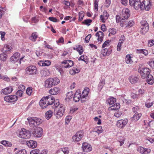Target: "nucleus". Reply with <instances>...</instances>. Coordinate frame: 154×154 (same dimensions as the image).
<instances>
[{
  "label": "nucleus",
  "mask_w": 154,
  "mask_h": 154,
  "mask_svg": "<svg viewBox=\"0 0 154 154\" xmlns=\"http://www.w3.org/2000/svg\"><path fill=\"white\" fill-rule=\"evenodd\" d=\"M60 150L63 152L64 154H68L69 152V149L68 147L61 148Z\"/></svg>",
  "instance_id": "37998d69"
},
{
  "label": "nucleus",
  "mask_w": 154,
  "mask_h": 154,
  "mask_svg": "<svg viewBox=\"0 0 154 154\" xmlns=\"http://www.w3.org/2000/svg\"><path fill=\"white\" fill-rule=\"evenodd\" d=\"M18 89L19 90H23L24 91L25 89V87L24 85L21 84L19 86Z\"/></svg>",
  "instance_id": "0e129e2a"
},
{
  "label": "nucleus",
  "mask_w": 154,
  "mask_h": 154,
  "mask_svg": "<svg viewBox=\"0 0 154 154\" xmlns=\"http://www.w3.org/2000/svg\"><path fill=\"white\" fill-rule=\"evenodd\" d=\"M141 3L140 0H137L133 4L134 5L132 6L136 10H138L141 7Z\"/></svg>",
  "instance_id": "393cba45"
},
{
  "label": "nucleus",
  "mask_w": 154,
  "mask_h": 154,
  "mask_svg": "<svg viewBox=\"0 0 154 154\" xmlns=\"http://www.w3.org/2000/svg\"><path fill=\"white\" fill-rule=\"evenodd\" d=\"M0 33L1 35V38L2 40L4 41L5 40V33L4 32L1 31Z\"/></svg>",
  "instance_id": "69168bd1"
},
{
  "label": "nucleus",
  "mask_w": 154,
  "mask_h": 154,
  "mask_svg": "<svg viewBox=\"0 0 154 154\" xmlns=\"http://www.w3.org/2000/svg\"><path fill=\"white\" fill-rule=\"evenodd\" d=\"M115 99L113 97L110 98L107 100V103H109L110 105H112L116 101Z\"/></svg>",
  "instance_id": "79ce46f5"
},
{
  "label": "nucleus",
  "mask_w": 154,
  "mask_h": 154,
  "mask_svg": "<svg viewBox=\"0 0 154 154\" xmlns=\"http://www.w3.org/2000/svg\"><path fill=\"white\" fill-rule=\"evenodd\" d=\"M6 54H2L0 55V59L3 61H5L6 60Z\"/></svg>",
  "instance_id": "6e6d98bb"
},
{
  "label": "nucleus",
  "mask_w": 154,
  "mask_h": 154,
  "mask_svg": "<svg viewBox=\"0 0 154 154\" xmlns=\"http://www.w3.org/2000/svg\"><path fill=\"white\" fill-rule=\"evenodd\" d=\"M53 115V112L51 110H49L45 113V118L47 120L50 119Z\"/></svg>",
  "instance_id": "2f4dec72"
},
{
  "label": "nucleus",
  "mask_w": 154,
  "mask_h": 154,
  "mask_svg": "<svg viewBox=\"0 0 154 154\" xmlns=\"http://www.w3.org/2000/svg\"><path fill=\"white\" fill-rule=\"evenodd\" d=\"M91 37V34H88L86 37L85 38V41L86 43H87L89 42L90 39Z\"/></svg>",
  "instance_id": "bf43d9fd"
},
{
  "label": "nucleus",
  "mask_w": 154,
  "mask_h": 154,
  "mask_svg": "<svg viewBox=\"0 0 154 154\" xmlns=\"http://www.w3.org/2000/svg\"><path fill=\"white\" fill-rule=\"evenodd\" d=\"M83 136V132L81 131H78L72 136V141L73 142H79L81 140Z\"/></svg>",
  "instance_id": "6e6552de"
},
{
  "label": "nucleus",
  "mask_w": 154,
  "mask_h": 154,
  "mask_svg": "<svg viewBox=\"0 0 154 154\" xmlns=\"http://www.w3.org/2000/svg\"><path fill=\"white\" fill-rule=\"evenodd\" d=\"M134 24V23L133 20H130L128 22V24H127V26H126L131 27Z\"/></svg>",
  "instance_id": "774afa93"
},
{
  "label": "nucleus",
  "mask_w": 154,
  "mask_h": 154,
  "mask_svg": "<svg viewBox=\"0 0 154 154\" xmlns=\"http://www.w3.org/2000/svg\"><path fill=\"white\" fill-rule=\"evenodd\" d=\"M146 1H143L142 2H141V7L140 9L141 10H144L145 9V8L146 7Z\"/></svg>",
  "instance_id": "4d7b16f0"
},
{
  "label": "nucleus",
  "mask_w": 154,
  "mask_h": 154,
  "mask_svg": "<svg viewBox=\"0 0 154 154\" xmlns=\"http://www.w3.org/2000/svg\"><path fill=\"white\" fill-rule=\"evenodd\" d=\"M26 73L29 75H34L38 73L37 68L34 65H30L26 69Z\"/></svg>",
  "instance_id": "20e7f679"
},
{
  "label": "nucleus",
  "mask_w": 154,
  "mask_h": 154,
  "mask_svg": "<svg viewBox=\"0 0 154 154\" xmlns=\"http://www.w3.org/2000/svg\"><path fill=\"white\" fill-rule=\"evenodd\" d=\"M116 104H115L111 106L108 108L109 110L110 111H115L116 110Z\"/></svg>",
  "instance_id": "338daca9"
},
{
  "label": "nucleus",
  "mask_w": 154,
  "mask_h": 154,
  "mask_svg": "<svg viewBox=\"0 0 154 154\" xmlns=\"http://www.w3.org/2000/svg\"><path fill=\"white\" fill-rule=\"evenodd\" d=\"M140 23L141 25V27H145L146 26H149L147 22L145 20L141 21Z\"/></svg>",
  "instance_id": "13d9d810"
},
{
  "label": "nucleus",
  "mask_w": 154,
  "mask_h": 154,
  "mask_svg": "<svg viewBox=\"0 0 154 154\" xmlns=\"http://www.w3.org/2000/svg\"><path fill=\"white\" fill-rule=\"evenodd\" d=\"M116 22L118 25L122 27L126 25V22L123 18L120 17L119 15H116Z\"/></svg>",
  "instance_id": "9d476101"
},
{
  "label": "nucleus",
  "mask_w": 154,
  "mask_h": 154,
  "mask_svg": "<svg viewBox=\"0 0 154 154\" xmlns=\"http://www.w3.org/2000/svg\"><path fill=\"white\" fill-rule=\"evenodd\" d=\"M129 82L132 84H134L139 81V79L138 76L135 75H131L128 77Z\"/></svg>",
  "instance_id": "4468645a"
},
{
  "label": "nucleus",
  "mask_w": 154,
  "mask_h": 154,
  "mask_svg": "<svg viewBox=\"0 0 154 154\" xmlns=\"http://www.w3.org/2000/svg\"><path fill=\"white\" fill-rule=\"evenodd\" d=\"M105 84V81L104 79H102L98 85V89L101 90L103 88V86Z\"/></svg>",
  "instance_id": "4c0bfd02"
},
{
  "label": "nucleus",
  "mask_w": 154,
  "mask_h": 154,
  "mask_svg": "<svg viewBox=\"0 0 154 154\" xmlns=\"http://www.w3.org/2000/svg\"><path fill=\"white\" fill-rule=\"evenodd\" d=\"M96 132L98 133H101L103 131V130L102 129V127L100 126L96 128Z\"/></svg>",
  "instance_id": "5fc2aeb1"
},
{
  "label": "nucleus",
  "mask_w": 154,
  "mask_h": 154,
  "mask_svg": "<svg viewBox=\"0 0 154 154\" xmlns=\"http://www.w3.org/2000/svg\"><path fill=\"white\" fill-rule=\"evenodd\" d=\"M125 38L124 35H121L119 41V43L122 44L123 43V41L125 40Z\"/></svg>",
  "instance_id": "680f3d73"
},
{
  "label": "nucleus",
  "mask_w": 154,
  "mask_h": 154,
  "mask_svg": "<svg viewBox=\"0 0 154 154\" xmlns=\"http://www.w3.org/2000/svg\"><path fill=\"white\" fill-rule=\"evenodd\" d=\"M79 20L81 21L84 16V13L83 11H81L79 13Z\"/></svg>",
  "instance_id": "de8ad7c7"
},
{
  "label": "nucleus",
  "mask_w": 154,
  "mask_h": 154,
  "mask_svg": "<svg viewBox=\"0 0 154 154\" xmlns=\"http://www.w3.org/2000/svg\"><path fill=\"white\" fill-rule=\"evenodd\" d=\"M51 79L53 85H57L60 82V80L57 78H51Z\"/></svg>",
  "instance_id": "58836bf2"
},
{
  "label": "nucleus",
  "mask_w": 154,
  "mask_h": 154,
  "mask_svg": "<svg viewBox=\"0 0 154 154\" xmlns=\"http://www.w3.org/2000/svg\"><path fill=\"white\" fill-rule=\"evenodd\" d=\"M26 144L29 147L34 148L37 146V143L36 141L32 140L27 141L26 142Z\"/></svg>",
  "instance_id": "412c9836"
},
{
  "label": "nucleus",
  "mask_w": 154,
  "mask_h": 154,
  "mask_svg": "<svg viewBox=\"0 0 154 154\" xmlns=\"http://www.w3.org/2000/svg\"><path fill=\"white\" fill-rule=\"evenodd\" d=\"M128 120L127 119H121L117 121V126L120 128H122L127 124Z\"/></svg>",
  "instance_id": "f8f14e48"
},
{
  "label": "nucleus",
  "mask_w": 154,
  "mask_h": 154,
  "mask_svg": "<svg viewBox=\"0 0 154 154\" xmlns=\"http://www.w3.org/2000/svg\"><path fill=\"white\" fill-rule=\"evenodd\" d=\"M137 151L142 154H147L151 152L150 149L145 148L143 147L140 146L137 149Z\"/></svg>",
  "instance_id": "2eb2a0df"
},
{
  "label": "nucleus",
  "mask_w": 154,
  "mask_h": 154,
  "mask_svg": "<svg viewBox=\"0 0 154 154\" xmlns=\"http://www.w3.org/2000/svg\"><path fill=\"white\" fill-rule=\"evenodd\" d=\"M12 48L11 45H5L3 48V51L5 52L8 51H10Z\"/></svg>",
  "instance_id": "e433bc0d"
},
{
  "label": "nucleus",
  "mask_w": 154,
  "mask_h": 154,
  "mask_svg": "<svg viewBox=\"0 0 154 154\" xmlns=\"http://www.w3.org/2000/svg\"><path fill=\"white\" fill-rule=\"evenodd\" d=\"M58 102L57 103H54L55 106L57 108L55 110L54 114L56 119H60L63 116L64 114L65 110V106L63 104H59L58 100H57L55 102Z\"/></svg>",
  "instance_id": "f257e3e1"
},
{
  "label": "nucleus",
  "mask_w": 154,
  "mask_h": 154,
  "mask_svg": "<svg viewBox=\"0 0 154 154\" xmlns=\"http://www.w3.org/2000/svg\"><path fill=\"white\" fill-rule=\"evenodd\" d=\"M13 90L12 86H9L2 90L1 93L5 95L11 93Z\"/></svg>",
  "instance_id": "dca6fc26"
},
{
  "label": "nucleus",
  "mask_w": 154,
  "mask_h": 154,
  "mask_svg": "<svg viewBox=\"0 0 154 154\" xmlns=\"http://www.w3.org/2000/svg\"><path fill=\"white\" fill-rule=\"evenodd\" d=\"M138 72L140 73L142 78L144 79L149 75L150 70L148 68H139Z\"/></svg>",
  "instance_id": "423d86ee"
},
{
  "label": "nucleus",
  "mask_w": 154,
  "mask_h": 154,
  "mask_svg": "<svg viewBox=\"0 0 154 154\" xmlns=\"http://www.w3.org/2000/svg\"><path fill=\"white\" fill-rule=\"evenodd\" d=\"M141 113H138V112H136L134 115L133 117H132L131 120L133 121L136 122L138 120L141 116Z\"/></svg>",
  "instance_id": "b1692460"
},
{
  "label": "nucleus",
  "mask_w": 154,
  "mask_h": 154,
  "mask_svg": "<svg viewBox=\"0 0 154 154\" xmlns=\"http://www.w3.org/2000/svg\"><path fill=\"white\" fill-rule=\"evenodd\" d=\"M130 16L129 10L126 8H123L122 11V17H123L125 19H126L128 18Z\"/></svg>",
  "instance_id": "a211bd4d"
},
{
  "label": "nucleus",
  "mask_w": 154,
  "mask_h": 154,
  "mask_svg": "<svg viewBox=\"0 0 154 154\" xmlns=\"http://www.w3.org/2000/svg\"><path fill=\"white\" fill-rule=\"evenodd\" d=\"M41 73L43 76H44L49 75L50 74V72L49 70L47 69H45L43 70H42Z\"/></svg>",
  "instance_id": "72a5a7b5"
},
{
  "label": "nucleus",
  "mask_w": 154,
  "mask_h": 154,
  "mask_svg": "<svg viewBox=\"0 0 154 154\" xmlns=\"http://www.w3.org/2000/svg\"><path fill=\"white\" fill-rule=\"evenodd\" d=\"M95 35L98 37L97 40L98 42H101L103 41L104 35L102 32L98 31L96 33Z\"/></svg>",
  "instance_id": "4be33fe9"
},
{
  "label": "nucleus",
  "mask_w": 154,
  "mask_h": 154,
  "mask_svg": "<svg viewBox=\"0 0 154 154\" xmlns=\"http://www.w3.org/2000/svg\"><path fill=\"white\" fill-rule=\"evenodd\" d=\"M53 86L51 78H49L45 82V87L47 88H50Z\"/></svg>",
  "instance_id": "5701e85b"
},
{
  "label": "nucleus",
  "mask_w": 154,
  "mask_h": 154,
  "mask_svg": "<svg viewBox=\"0 0 154 154\" xmlns=\"http://www.w3.org/2000/svg\"><path fill=\"white\" fill-rule=\"evenodd\" d=\"M92 20L91 19H87L84 20L83 22V23L88 25V26L90 25L91 23L92 22Z\"/></svg>",
  "instance_id": "3c124183"
},
{
  "label": "nucleus",
  "mask_w": 154,
  "mask_h": 154,
  "mask_svg": "<svg viewBox=\"0 0 154 154\" xmlns=\"http://www.w3.org/2000/svg\"><path fill=\"white\" fill-rule=\"evenodd\" d=\"M40 153V150L38 149H35L32 150L30 154H39Z\"/></svg>",
  "instance_id": "864d4df0"
},
{
  "label": "nucleus",
  "mask_w": 154,
  "mask_h": 154,
  "mask_svg": "<svg viewBox=\"0 0 154 154\" xmlns=\"http://www.w3.org/2000/svg\"><path fill=\"white\" fill-rule=\"evenodd\" d=\"M148 46L149 47H151L154 45V40H150L149 41L148 43Z\"/></svg>",
  "instance_id": "e2e57ef3"
},
{
  "label": "nucleus",
  "mask_w": 154,
  "mask_h": 154,
  "mask_svg": "<svg viewBox=\"0 0 154 154\" xmlns=\"http://www.w3.org/2000/svg\"><path fill=\"white\" fill-rule=\"evenodd\" d=\"M54 101V98L51 95L43 97L40 101L39 105L42 109H44L48 106L55 103Z\"/></svg>",
  "instance_id": "f03ea898"
},
{
  "label": "nucleus",
  "mask_w": 154,
  "mask_h": 154,
  "mask_svg": "<svg viewBox=\"0 0 154 154\" xmlns=\"http://www.w3.org/2000/svg\"><path fill=\"white\" fill-rule=\"evenodd\" d=\"M89 91V88H86L83 91L81 98V101L82 102H83L85 101V97L88 95Z\"/></svg>",
  "instance_id": "f3484780"
},
{
  "label": "nucleus",
  "mask_w": 154,
  "mask_h": 154,
  "mask_svg": "<svg viewBox=\"0 0 154 154\" xmlns=\"http://www.w3.org/2000/svg\"><path fill=\"white\" fill-rule=\"evenodd\" d=\"M74 93L73 92H69L67 94L66 100L67 101H69L73 97Z\"/></svg>",
  "instance_id": "c85d7f7f"
},
{
  "label": "nucleus",
  "mask_w": 154,
  "mask_h": 154,
  "mask_svg": "<svg viewBox=\"0 0 154 154\" xmlns=\"http://www.w3.org/2000/svg\"><path fill=\"white\" fill-rule=\"evenodd\" d=\"M118 143H120V144L119 145H120V146L123 145L124 143V140L123 137H120V138L119 139L118 141Z\"/></svg>",
  "instance_id": "49530a36"
},
{
  "label": "nucleus",
  "mask_w": 154,
  "mask_h": 154,
  "mask_svg": "<svg viewBox=\"0 0 154 154\" xmlns=\"http://www.w3.org/2000/svg\"><path fill=\"white\" fill-rule=\"evenodd\" d=\"M82 149L83 151L86 152H89L92 150L91 146L87 143H83Z\"/></svg>",
  "instance_id": "ddd939ff"
},
{
  "label": "nucleus",
  "mask_w": 154,
  "mask_h": 154,
  "mask_svg": "<svg viewBox=\"0 0 154 154\" xmlns=\"http://www.w3.org/2000/svg\"><path fill=\"white\" fill-rule=\"evenodd\" d=\"M133 57H131L130 54H127L125 57V62L127 64H131L133 61L131 59V58Z\"/></svg>",
  "instance_id": "473e14b6"
},
{
  "label": "nucleus",
  "mask_w": 154,
  "mask_h": 154,
  "mask_svg": "<svg viewBox=\"0 0 154 154\" xmlns=\"http://www.w3.org/2000/svg\"><path fill=\"white\" fill-rule=\"evenodd\" d=\"M23 90H19L16 93V96H17V98L18 97H21L23 96Z\"/></svg>",
  "instance_id": "c03bdc74"
},
{
  "label": "nucleus",
  "mask_w": 154,
  "mask_h": 154,
  "mask_svg": "<svg viewBox=\"0 0 154 154\" xmlns=\"http://www.w3.org/2000/svg\"><path fill=\"white\" fill-rule=\"evenodd\" d=\"M120 107V105L119 103H116V117H119L122 114V112L121 111H119V110L117 111Z\"/></svg>",
  "instance_id": "a878e982"
},
{
  "label": "nucleus",
  "mask_w": 154,
  "mask_h": 154,
  "mask_svg": "<svg viewBox=\"0 0 154 154\" xmlns=\"http://www.w3.org/2000/svg\"><path fill=\"white\" fill-rule=\"evenodd\" d=\"M44 66H48L51 64V62L49 60H45L44 61Z\"/></svg>",
  "instance_id": "052dcab7"
},
{
  "label": "nucleus",
  "mask_w": 154,
  "mask_h": 154,
  "mask_svg": "<svg viewBox=\"0 0 154 154\" xmlns=\"http://www.w3.org/2000/svg\"><path fill=\"white\" fill-rule=\"evenodd\" d=\"M38 37V35L36 32H33L31 35L29 37V39L33 42H35Z\"/></svg>",
  "instance_id": "cd10ccee"
},
{
  "label": "nucleus",
  "mask_w": 154,
  "mask_h": 154,
  "mask_svg": "<svg viewBox=\"0 0 154 154\" xmlns=\"http://www.w3.org/2000/svg\"><path fill=\"white\" fill-rule=\"evenodd\" d=\"M140 110V108L138 106L133 107L132 109L133 112L135 113L138 112H139Z\"/></svg>",
  "instance_id": "603ef678"
},
{
  "label": "nucleus",
  "mask_w": 154,
  "mask_h": 154,
  "mask_svg": "<svg viewBox=\"0 0 154 154\" xmlns=\"http://www.w3.org/2000/svg\"><path fill=\"white\" fill-rule=\"evenodd\" d=\"M81 92L79 90L75 92L73 97V100L75 102H78L80 100H81Z\"/></svg>",
  "instance_id": "6ab92c4d"
},
{
  "label": "nucleus",
  "mask_w": 154,
  "mask_h": 154,
  "mask_svg": "<svg viewBox=\"0 0 154 154\" xmlns=\"http://www.w3.org/2000/svg\"><path fill=\"white\" fill-rule=\"evenodd\" d=\"M31 130H32V132L33 137H42L43 130L41 128L38 127Z\"/></svg>",
  "instance_id": "39448f33"
},
{
  "label": "nucleus",
  "mask_w": 154,
  "mask_h": 154,
  "mask_svg": "<svg viewBox=\"0 0 154 154\" xmlns=\"http://www.w3.org/2000/svg\"><path fill=\"white\" fill-rule=\"evenodd\" d=\"M20 54L18 52H16L10 58V61L12 63H15L16 61L19 60V58Z\"/></svg>",
  "instance_id": "aec40b11"
},
{
  "label": "nucleus",
  "mask_w": 154,
  "mask_h": 154,
  "mask_svg": "<svg viewBox=\"0 0 154 154\" xmlns=\"http://www.w3.org/2000/svg\"><path fill=\"white\" fill-rule=\"evenodd\" d=\"M109 31V36H110L111 35H114L116 34V29H110Z\"/></svg>",
  "instance_id": "09e8293b"
},
{
  "label": "nucleus",
  "mask_w": 154,
  "mask_h": 154,
  "mask_svg": "<svg viewBox=\"0 0 154 154\" xmlns=\"http://www.w3.org/2000/svg\"><path fill=\"white\" fill-rule=\"evenodd\" d=\"M18 98L17 96L15 95L6 96L4 97L5 101L8 102H12L16 101Z\"/></svg>",
  "instance_id": "9b49d317"
},
{
  "label": "nucleus",
  "mask_w": 154,
  "mask_h": 154,
  "mask_svg": "<svg viewBox=\"0 0 154 154\" xmlns=\"http://www.w3.org/2000/svg\"><path fill=\"white\" fill-rule=\"evenodd\" d=\"M110 42V41L109 40H107L105 41V42L103 43L102 46V48H103L105 47L108 46L109 45V43Z\"/></svg>",
  "instance_id": "8fccbe9b"
},
{
  "label": "nucleus",
  "mask_w": 154,
  "mask_h": 154,
  "mask_svg": "<svg viewBox=\"0 0 154 154\" xmlns=\"http://www.w3.org/2000/svg\"><path fill=\"white\" fill-rule=\"evenodd\" d=\"M59 91V88L56 87L51 89L49 91V92L51 95H55L58 94Z\"/></svg>",
  "instance_id": "7c9ffc66"
},
{
  "label": "nucleus",
  "mask_w": 154,
  "mask_h": 154,
  "mask_svg": "<svg viewBox=\"0 0 154 154\" xmlns=\"http://www.w3.org/2000/svg\"><path fill=\"white\" fill-rule=\"evenodd\" d=\"M18 136L21 138L27 139L30 138V134L26 129L22 128L20 131Z\"/></svg>",
  "instance_id": "0eeeda50"
},
{
  "label": "nucleus",
  "mask_w": 154,
  "mask_h": 154,
  "mask_svg": "<svg viewBox=\"0 0 154 154\" xmlns=\"http://www.w3.org/2000/svg\"><path fill=\"white\" fill-rule=\"evenodd\" d=\"M146 78L147 79V82L148 84L152 85L153 84L154 82L153 78L152 75L149 74Z\"/></svg>",
  "instance_id": "c756f323"
},
{
  "label": "nucleus",
  "mask_w": 154,
  "mask_h": 154,
  "mask_svg": "<svg viewBox=\"0 0 154 154\" xmlns=\"http://www.w3.org/2000/svg\"><path fill=\"white\" fill-rule=\"evenodd\" d=\"M149 26L145 27H141L140 30L141 33L143 34H145L148 30Z\"/></svg>",
  "instance_id": "f704fd0d"
},
{
  "label": "nucleus",
  "mask_w": 154,
  "mask_h": 154,
  "mask_svg": "<svg viewBox=\"0 0 154 154\" xmlns=\"http://www.w3.org/2000/svg\"><path fill=\"white\" fill-rule=\"evenodd\" d=\"M27 120L29 126L32 128L31 129L38 127V126L42 122L41 119L36 117H29Z\"/></svg>",
  "instance_id": "7ed1b4c3"
},
{
  "label": "nucleus",
  "mask_w": 154,
  "mask_h": 154,
  "mask_svg": "<svg viewBox=\"0 0 154 154\" xmlns=\"http://www.w3.org/2000/svg\"><path fill=\"white\" fill-rule=\"evenodd\" d=\"M73 49H76V50L78 51L80 55L82 54L83 53V50L81 46L79 45L76 48H73Z\"/></svg>",
  "instance_id": "a19ab883"
},
{
  "label": "nucleus",
  "mask_w": 154,
  "mask_h": 154,
  "mask_svg": "<svg viewBox=\"0 0 154 154\" xmlns=\"http://www.w3.org/2000/svg\"><path fill=\"white\" fill-rule=\"evenodd\" d=\"M26 94L29 96L31 95L32 93V87H29L27 88L26 90Z\"/></svg>",
  "instance_id": "ea45409f"
},
{
  "label": "nucleus",
  "mask_w": 154,
  "mask_h": 154,
  "mask_svg": "<svg viewBox=\"0 0 154 154\" xmlns=\"http://www.w3.org/2000/svg\"><path fill=\"white\" fill-rule=\"evenodd\" d=\"M111 51L110 49L108 50L107 48H104L101 51V54L104 56H108L111 53Z\"/></svg>",
  "instance_id": "bb28decb"
},
{
  "label": "nucleus",
  "mask_w": 154,
  "mask_h": 154,
  "mask_svg": "<svg viewBox=\"0 0 154 154\" xmlns=\"http://www.w3.org/2000/svg\"><path fill=\"white\" fill-rule=\"evenodd\" d=\"M146 7L145 8V10L147 11L149 10L152 6V4L151 2L149 1H146Z\"/></svg>",
  "instance_id": "c9c22d12"
},
{
  "label": "nucleus",
  "mask_w": 154,
  "mask_h": 154,
  "mask_svg": "<svg viewBox=\"0 0 154 154\" xmlns=\"http://www.w3.org/2000/svg\"><path fill=\"white\" fill-rule=\"evenodd\" d=\"M73 65V62L70 60H65L63 61L61 65V66L63 68H67L71 67Z\"/></svg>",
  "instance_id": "1a4fd4ad"
},
{
  "label": "nucleus",
  "mask_w": 154,
  "mask_h": 154,
  "mask_svg": "<svg viewBox=\"0 0 154 154\" xmlns=\"http://www.w3.org/2000/svg\"><path fill=\"white\" fill-rule=\"evenodd\" d=\"M98 0H95L94 3V9L95 11H97L98 10Z\"/></svg>",
  "instance_id": "a18cd8bd"
}]
</instances>
